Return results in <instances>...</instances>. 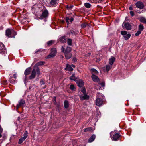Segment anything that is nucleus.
Returning <instances> with one entry per match:
<instances>
[{
	"mask_svg": "<svg viewBox=\"0 0 146 146\" xmlns=\"http://www.w3.org/2000/svg\"><path fill=\"white\" fill-rule=\"evenodd\" d=\"M74 7L73 5H67L66 6V8L68 10H71Z\"/></svg>",
	"mask_w": 146,
	"mask_h": 146,
	"instance_id": "bb28decb",
	"label": "nucleus"
},
{
	"mask_svg": "<svg viewBox=\"0 0 146 146\" xmlns=\"http://www.w3.org/2000/svg\"><path fill=\"white\" fill-rule=\"evenodd\" d=\"M114 133V132H111L110 133V137H111V136H112V133Z\"/></svg>",
	"mask_w": 146,
	"mask_h": 146,
	"instance_id": "864d4df0",
	"label": "nucleus"
},
{
	"mask_svg": "<svg viewBox=\"0 0 146 146\" xmlns=\"http://www.w3.org/2000/svg\"><path fill=\"white\" fill-rule=\"evenodd\" d=\"M70 88L71 90L73 91H75L76 88L75 86L73 84H71L70 85Z\"/></svg>",
	"mask_w": 146,
	"mask_h": 146,
	"instance_id": "473e14b6",
	"label": "nucleus"
},
{
	"mask_svg": "<svg viewBox=\"0 0 146 146\" xmlns=\"http://www.w3.org/2000/svg\"><path fill=\"white\" fill-rule=\"evenodd\" d=\"M74 20V18L73 17H71L70 19L69 20L71 22H72Z\"/></svg>",
	"mask_w": 146,
	"mask_h": 146,
	"instance_id": "49530a36",
	"label": "nucleus"
},
{
	"mask_svg": "<svg viewBox=\"0 0 146 146\" xmlns=\"http://www.w3.org/2000/svg\"><path fill=\"white\" fill-rule=\"evenodd\" d=\"M144 29V27L142 24H140L139 26V31H142Z\"/></svg>",
	"mask_w": 146,
	"mask_h": 146,
	"instance_id": "7c9ffc66",
	"label": "nucleus"
},
{
	"mask_svg": "<svg viewBox=\"0 0 146 146\" xmlns=\"http://www.w3.org/2000/svg\"><path fill=\"white\" fill-rule=\"evenodd\" d=\"M92 131V128L91 127H89L86 128H85L84 129V132H86L87 131Z\"/></svg>",
	"mask_w": 146,
	"mask_h": 146,
	"instance_id": "c756f323",
	"label": "nucleus"
},
{
	"mask_svg": "<svg viewBox=\"0 0 146 146\" xmlns=\"http://www.w3.org/2000/svg\"><path fill=\"white\" fill-rule=\"evenodd\" d=\"M81 92L84 94H86V91L85 89L84 88H82L81 90Z\"/></svg>",
	"mask_w": 146,
	"mask_h": 146,
	"instance_id": "4c0bfd02",
	"label": "nucleus"
},
{
	"mask_svg": "<svg viewBox=\"0 0 146 146\" xmlns=\"http://www.w3.org/2000/svg\"><path fill=\"white\" fill-rule=\"evenodd\" d=\"M123 24H124L125 27L127 30H129L131 29V26L129 24V23H127L124 24V23H123Z\"/></svg>",
	"mask_w": 146,
	"mask_h": 146,
	"instance_id": "f3484780",
	"label": "nucleus"
},
{
	"mask_svg": "<svg viewBox=\"0 0 146 146\" xmlns=\"http://www.w3.org/2000/svg\"><path fill=\"white\" fill-rule=\"evenodd\" d=\"M91 72H92V73H98L97 70L95 69L94 68H92L90 70Z\"/></svg>",
	"mask_w": 146,
	"mask_h": 146,
	"instance_id": "f704fd0d",
	"label": "nucleus"
},
{
	"mask_svg": "<svg viewBox=\"0 0 146 146\" xmlns=\"http://www.w3.org/2000/svg\"><path fill=\"white\" fill-rule=\"evenodd\" d=\"M91 1L92 3H100L102 1V0H92Z\"/></svg>",
	"mask_w": 146,
	"mask_h": 146,
	"instance_id": "2f4dec72",
	"label": "nucleus"
},
{
	"mask_svg": "<svg viewBox=\"0 0 146 146\" xmlns=\"http://www.w3.org/2000/svg\"><path fill=\"white\" fill-rule=\"evenodd\" d=\"M129 9L130 10H133V8L132 7L130 6L129 7Z\"/></svg>",
	"mask_w": 146,
	"mask_h": 146,
	"instance_id": "09e8293b",
	"label": "nucleus"
},
{
	"mask_svg": "<svg viewBox=\"0 0 146 146\" xmlns=\"http://www.w3.org/2000/svg\"><path fill=\"white\" fill-rule=\"evenodd\" d=\"M121 34L123 36L125 39L126 40H128L130 37L131 35L127 33V32L126 31H122L121 32Z\"/></svg>",
	"mask_w": 146,
	"mask_h": 146,
	"instance_id": "423d86ee",
	"label": "nucleus"
},
{
	"mask_svg": "<svg viewBox=\"0 0 146 146\" xmlns=\"http://www.w3.org/2000/svg\"><path fill=\"white\" fill-rule=\"evenodd\" d=\"M6 53L7 51L4 45L0 42V54L3 55Z\"/></svg>",
	"mask_w": 146,
	"mask_h": 146,
	"instance_id": "20e7f679",
	"label": "nucleus"
},
{
	"mask_svg": "<svg viewBox=\"0 0 146 146\" xmlns=\"http://www.w3.org/2000/svg\"><path fill=\"white\" fill-rule=\"evenodd\" d=\"M18 118H19V119L20 117H19Z\"/></svg>",
	"mask_w": 146,
	"mask_h": 146,
	"instance_id": "0e129e2a",
	"label": "nucleus"
},
{
	"mask_svg": "<svg viewBox=\"0 0 146 146\" xmlns=\"http://www.w3.org/2000/svg\"><path fill=\"white\" fill-rule=\"evenodd\" d=\"M93 80L96 82H98L99 80V78L96 75L92 74L91 76Z\"/></svg>",
	"mask_w": 146,
	"mask_h": 146,
	"instance_id": "dca6fc26",
	"label": "nucleus"
},
{
	"mask_svg": "<svg viewBox=\"0 0 146 146\" xmlns=\"http://www.w3.org/2000/svg\"><path fill=\"white\" fill-rule=\"evenodd\" d=\"M9 82L12 84H13L15 83V81L13 80H11V79L10 78L9 80Z\"/></svg>",
	"mask_w": 146,
	"mask_h": 146,
	"instance_id": "79ce46f5",
	"label": "nucleus"
},
{
	"mask_svg": "<svg viewBox=\"0 0 146 146\" xmlns=\"http://www.w3.org/2000/svg\"><path fill=\"white\" fill-rule=\"evenodd\" d=\"M7 81L6 80H5V81H4V84H6V83H7Z\"/></svg>",
	"mask_w": 146,
	"mask_h": 146,
	"instance_id": "4d7b16f0",
	"label": "nucleus"
},
{
	"mask_svg": "<svg viewBox=\"0 0 146 146\" xmlns=\"http://www.w3.org/2000/svg\"><path fill=\"white\" fill-rule=\"evenodd\" d=\"M44 64L45 62L43 61H40L36 63L34 66L31 75L29 77V79H32L34 78L35 77L36 73L39 76L40 74V72L38 66L42 65Z\"/></svg>",
	"mask_w": 146,
	"mask_h": 146,
	"instance_id": "f257e3e1",
	"label": "nucleus"
},
{
	"mask_svg": "<svg viewBox=\"0 0 146 146\" xmlns=\"http://www.w3.org/2000/svg\"><path fill=\"white\" fill-rule=\"evenodd\" d=\"M86 26V24L85 23H83L81 25V27L82 28H84Z\"/></svg>",
	"mask_w": 146,
	"mask_h": 146,
	"instance_id": "58836bf2",
	"label": "nucleus"
},
{
	"mask_svg": "<svg viewBox=\"0 0 146 146\" xmlns=\"http://www.w3.org/2000/svg\"><path fill=\"white\" fill-rule=\"evenodd\" d=\"M18 118H19V119L20 117H19Z\"/></svg>",
	"mask_w": 146,
	"mask_h": 146,
	"instance_id": "69168bd1",
	"label": "nucleus"
},
{
	"mask_svg": "<svg viewBox=\"0 0 146 146\" xmlns=\"http://www.w3.org/2000/svg\"><path fill=\"white\" fill-rule=\"evenodd\" d=\"M130 13L132 17L134 15V13L133 11H130Z\"/></svg>",
	"mask_w": 146,
	"mask_h": 146,
	"instance_id": "37998d69",
	"label": "nucleus"
},
{
	"mask_svg": "<svg viewBox=\"0 0 146 146\" xmlns=\"http://www.w3.org/2000/svg\"><path fill=\"white\" fill-rule=\"evenodd\" d=\"M135 12H136L137 13H141V12L139 11H138V10L136 11Z\"/></svg>",
	"mask_w": 146,
	"mask_h": 146,
	"instance_id": "8fccbe9b",
	"label": "nucleus"
},
{
	"mask_svg": "<svg viewBox=\"0 0 146 146\" xmlns=\"http://www.w3.org/2000/svg\"><path fill=\"white\" fill-rule=\"evenodd\" d=\"M61 57L62 58H64V56H61Z\"/></svg>",
	"mask_w": 146,
	"mask_h": 146,
	"instance_id": "052dcab7",
	"label": "nucleus"
},
{
	"mask_svg": "<svg viewBox=\"0 0 146 146\" xmlns=\"http://www.w3.org/2000/svg\"><path fill=\"white\" fill-rule=\"evenodd\" d=\"M71 66L72 67L74 68L75 67V66L74 65V64H72Z\"/></svg>",
	"mask_w": 146,
	"mask_h": 146,
	"instance_id": "5fc2aeb1",
	"label": "nucleus"
},
{
	"mask_svg": "<svg viewBox=\"0 0 146 146\" xmlns=\"http://www.w3.org/2000/svg\"><path fill=\"white\" fill-rule=\"evenodd\" d=\"M120 136V134L117 133H115L113 135L112 137L111 138V139L112 140L115 141H117L119 139Z\"/></svg>",
	"mask_w": 146,
	"mask_h": 146,
	"instance_id": "f8f14e48",
	"label": "nucleus"
},
{
	"mask_svg": "<svg viewBox=\"0 0 146 146\" xmlns=\"http://www.w3.org/2000/svg\"><path fill=\"white\" fill-rule=\"evenodd\" d=\"M100 84L102 87H104L105 86V83L104 82H102Z\"/></svg>",
	"mask_w": 146,
	"mask_h": 146,
	"instance_id": "a18cd8bd",
	"label": "nucleus"
},
{
	"mask_svg": "<svg viewBox=\"0 0 146 146\" xmlns=\"http://www.w3.org/2000/svg\"><path fill=\"white\" fill-rule=\"evenodd\" d=\"M40 51V50H37L36 51H35V53H38V52H39Z\"/></svg>",
	"mask_w": 146,
	"mask_h": 146,
	"instance_id": "603ef678",
	"label": "nucleus"
},
{
	"mask_svg": "<svg viewBox=\"0 0 146 146\" xmlns=\"http://www.w3.org/2000/svg\"><path fill=\"white\" fill-rule=\"evenodd\" d=\"M111 65H107L106 66V69L107 71H108L111 68Z\"/></svg>",
	"mask_w": 146,
	"mask_h": 146,
	"instance_id": "72a5a7b5",
	"label": "nucleus"
},
{
	"mask_svg": "<svg viewBox=\"0 0 146 146\" xmlns=\"http://www.w3.org/2000/svg\"><path fill=\"white\" fill-rule=\"evenodd\" d=\"M23 137L20 138L18 141V143L19 144H21L26 139L28 136V132L26 131L23 134Z\"/></svg>",
	"mask_w": 146,
	"mask_h": 146,
	"instance_id": "39448f33",
	"label": "nucleus"
},
{
	"mask_svg": "<svg viewBox=\"0 0 146 146\" xmlns=\"http://www.w3.org/2000/svg\"><path fill=\"white\" fill-rule=\"evenodd\" d=\"M6 35L9 38H15V35L17 34L16 32L12 29H8L6 31Z\"/></svg>",
	"mask_w": 146,
	"mask_h": 146,
	"instance_id": "7ed1b4c3",
	"label": "nucleus"
},
{
	"mask_svg": "<svg viewBox=\"0 0 146 146\" xmlns=\"http://www.w3.org/2000/svg\"><path fill=\"white\" fill-rule=\"evenodd\" d=\"M57 3V0H51L50 2L51 5L54 6L56 5Z\"/></svg>",
	"mask_w": 146,
	"mask_h": 146,
	"instance_id": "4be33fe9",
	"label": "nucleus"
},
{
	"mask_svg": "<svg viewBox=\"0 0 146 146\" xmlns=\"http://www.w3.org/2000/svg\"><path fill=\"white\" fill-rule=\"evenodd\" d=\"M71 50L70 48L68 46L66 47L65 50L63 46H62L61 48V51L62 52H63L64 54L70 53V52Z\"/></svg>",
	"mask_w": 146,
	"mask_h": 146,
	"instance_id": "0eeeda50",
	"label": "nucleus"
},
{
	"mask_svg": "<svg viewBox=\"0 0 146 146\" xmlns=\"http://www.w3.org/2000/svg\"><path fill=\"white\" fill-rule=\"evenodd\" d=\"M48 15V12L47 10H44L42 12L41 15L40 17V19H42L47 17Z\"/></svg>",
	"mask_w": 146,
	"mask_h": 146,
	"instance_id": "6e6552de",
	"label": "nucleus"
},
{
	"mask_svg": "<svg viewBox=\"0 0 146 146\" xmlns=\"http://www.w3.org/2000/svg\"><path fill=\"white\" fill-rule=\"evenodd\" d=\"M100 87H99V88H98V89H97V90H100Z\"/></svg>",
	"mask_w": 146,
	"mask_h": 146,
	"instance_id": "680f3d73",
	"label": "nucleus"
},
{
	"mask_svg": "<svg viewBox=\"0 0 146 146\" xmlns=\"http://www.w3.org/2000/svg\"><path fill=\"white\" fill-rule=\"evenodd\" d=\"M3 129L0 127V133H1L3 132Z\"/></svg>",
	"mask_w": 146,
	"mask_h": 146,
	"instance_id": "de8ad7c7",
	"label": "nucleus"
},
{
	"mask_svg": "<svg viewBox=\"0 0 146 146\" xmlns=\"http://www.w3.org/2000/svg\"><path fill=\"white\" fill-rule=\"evenodd\" d=\"M88 54H89V55H90L91 54V53H88Z\"/></svg>",
	"mask_w": 146,
	"mask_h": 146,
	"instance_id": "e2e57ef3",
	"label": "nucleus"
},
{
	"mask_svg": "<svg viewBox=\"0 0 146 146\" xmlns=\"http://www.w3.org/2000/svg\"><path fill=\"white\" fill-rule=\"evenodd\" d=\"M65 57L66 59H70L72 56V54L70 53L66 54H65Z\"/></svg>",
	"mask_w": 146,
	"mask_h": 146,
	"instance_id": "b1692460",
	"label": "nucleus"
},
{
	"mask_svg": "<svg viewBox=\"0 0 146 146\" xmlns=\"http://www.w3.org/2000/svg\"><path fill=\"white\" fill-rule=\"evenodd\" d=\"M76 82L78 86L80 87H82L84 85V82L82 80H77L76 81Z\"/></svg>",
	"mask_w": 146,
	"mask_h": 146,
	"instance_id": "2eb2a0df",
	"label": "nucleus"
},
{
	"mask_svg": "<svg viewBox=\"0 0 146 146\" xmlns=\"http://www.w3.org/2000/svg\"><path fill=\"white\" fill-rule=\"evenodd\" d=\"M65 69L66 70H68L71 72L73 71V70L71 65H69L68 64H66V67L65 68Z\"/></svg>",
	"mask_w": 146,
	"mask_h": 146,
	"instance_id": "aec40b11",
	"label": "nucleus"
},
{
	"mask_svg": "<svg viewBox=\"0 0 146 146\" xmlns=\"http://www.w3.org/2000/svg\"><path fill=\"white\" fill-rule=\"evenodd\" d=\"M140 21L145 24H146V19L143 17H141L140 18Z\"/></svg>",
	"mask_w": 146,
	"mask_h": 146,
	"instance_id": "a878e982",
	"label": "nucleus"
},
{
	"mask_svg": "<svg viewBox=\"0 0 146 146\" xmlns=\"http://www.w3.org/2000/svg\"><path fill=\"white\" fill-rule=\"evenodd\" d=\"M84 5L85 7L87 8H89L91 6V4L88 3H84Z\"/></svg>",
	"mask_w": 146,
	"mask_h": 146,
	"instance_id": "c85d7f7f",
	"label": "nucleus"
},
{
	"mask_svg": "<svg viewBox=\"0 0 146 146\" xmlns=\"http://www.w3.org/2000/svg\"><path fill=\"white\" fill-rule=\"evenodd\" d=\"M45 87H44V88H45Z\"/></svg>",
	"mask_w": 146,
	"mask_h": 146,
	"instance_id": "338daca9",
	"label": "nucleus"
},
{
	"mask_svg": "<svg viewBox=\"0 0 146 146\" xmlns=\"http://www.w3.org/2000/svg\"><path fill=\"white\" fill-rule=\"evenodd\" d=\"M70 19L68 17H66V21L67 23L69 22V20Z\"/></svg>",
	"mask_w": 146,
	"mask_h": 146,
	"instance_id": "c03bdc74",
	"label": "nucleus"
},
{
	"mask_svg": "<svg viewBox=\"0 0 146 146\" xmlns=\"http://www.w3.org/2000/svg\"><path fill=\"white\" fill-rule=\"evenodd\" d=\"M1 133H0V138H1L2 137V135L1 134Z\"/></svg>",
	"mask_w": 146,
	"mask_h": 146,
	"instance_id": "13d9d810",
	"label": "nucleus"
},
{
	"mask_svg": "<svg viewBox=\"0 0 146 146\" xmlns=\"http://www.w3.org/2000/svg\"><path fill=\"white\" fill-rule=\"evenodd\" d=\"M70 79L71 80L76 81V78L74 76V74L70 77Z\"/></svg>",
	"mask_w": 146,
	"mask_h": 146,
	"instance_id": "e433bc0d",
	"label": "nucleus"
},
{
	"mask_svg": "<svg viewBox=\"0 0 146 146\" xmlns=\"http://www.w3.org/2000/svg\"><path fill=\"white\" fill-rule=\"evenodd\" d=\"M96 137V135L94 134H93L89 138L88 141V142L89 143H91L93 142L95 139Z\"/></svg>",
	"mask_w": 146,
	"mask_h": 146,
	"instance_id": "6ab92c4d",
	"label": "nucleus"
},
{
	"mask_svg": "<svg viewBox=\"0 0 146 146\" xmlns=\"http://www.w3.org/2000/svg\"><path fill=\"white\" fill-rule=\"evenodd\" d=\"M115 60V58L113 57L112 56L111 58H110L109 59V64H110V65H112L113 63Z\"/></svg>",
	"mask_w": 146,
	"mask_h": 146,
	"instance_id": "412c9836",
	"label": "nucleus"
},
{
	"mask_svg": "<svg viewBox=\"0 0 146 146\" xmlns=\"http://www.w3.org/2000/svg\"><path fill=\"white\" fill-rule=\"evenodd\" d=\"M64 106L66 108H67L69 107V104L67 100H65L64 103Z\"/></svg>",
	"mask_w": 146,
	"mask_h": 146,
	"instance_id": "393cba45",
	"label": "nucleus"
},
{
	"mask_svg": "<svg viewBox=\"0 0 146 146\" xmlns=\"http://www.w3.org/2000/svg\"><path fill=\"white\" fill-rule=\"evenodd\" d=\"M54 40H50L48 41L47 42V44L48 46H50L52 45L54 43Z\"/></svg>",
	"mask_w": 146,
	"mask_h": 146,
	"instance_id": "cd10ccee",
	"label": "nucleus"
},
{
	"mask_svg": "<svg viewBox=\"0 0 146 146\" xmlns=\"http://www.w3.org/2000/svg\"><path fill=\"white\" fill-rule=\"evenodd\" d=\"M58 42H60L61 43H64L66 42L65 36H64L60 37L58 40Z\"/></svg>",
	"mask_w": 146,
	"mask_h": 146,
	"instance_id": "4468645a",
	"label": "nucleus"
},
{
	"mask_svg": "<svg viewBox=\"0 0 146 146\" xmlns=\"http://www.w3.org/2000/svg\"><path fill=\"white\" fill-rule=\"evenodd\" d=\"M31 70V68L30 67L27 68L24 72V74L27 76L30 74Z\"/></svg>",
	"mask_w": 146,
	"mask_h": 146,
	"instance_id": "a211bd4d",
	"label": "nucleus"
},
{
	"mask_svg": "<svg viewBox=\"0 0 146 146\" xmlns=\"http://www.w3.org/2000/svg\"><path fill=\"white\" fill-rule=\"evenodd\" d=\"M56 99V97H54V100H55Z\"/></svg>",
	"mask_w": 146,
	"mask_h": 146,
	"instance_id": "bf43d9fd",
	"label": "nucleus"
},
{
	"mask_svg": "<svg viewBox=\"0 0 146 146\" xmlns=\"http://www.w3.org/2000/svg\"><path fill=\"white\" fill-rule=\"evenodd\" d=\"M25 103V101L23 99H21L19 101V103L16 106V109L18 110L20 106H23Z\"/></svg>",
	"mask_w": 146,
	"mask_h": 146,
	"instance_id": "9d476101",
	"label": "nucleus"
},
{
	"mask_svg": "<svg viewBox=\"0 0 146 146\" xmlns=\"http://www.w3.org/2000/svg\"><path fill=\"white\" fill-rule=\"evenodd\" d=\"M104 98V97L102 94L98 93L96 101V105L98 106H101L103 104Z\"/></svg>",
	"mask_w": 146,
	"mask_h": 146,
	"instance_id": "f03ea898",
	"label": "nucleus"
},
{
	"mask_svg": "<svg viewBox=\"0 0 146 146\" xmlns=\"http://www.w3.org/2000/svg\"><path fill=\"white\" fill-rule=\"evenodd\" d=\"M51 52L50 54L48 56V58L54 56L56 54V50L55 48H53L51 49Z\"/></svg>",
	"mask_w": 146,
	"mask_h": 146,
	"instance_id": "1a4fd4ad",
	"label": "nucleus"
},
{
	"mask_svg": "<svg viewBox=\"0 0 146 146\" xmlns=\"http://www.w3.org/2000/svg\"><path fill=\"white\" fill-rule=\"evenodd\" d=\"M67 43L68 45H71L72 43V40L71 39H68L67 40Z\"/></svg>",
	"mask_w": 146,
	"mask_h": 146,
	"instance_id": "c9c22d12",
	"label": "nucleus"
},
{
	"mask_svg": "<svg viewBox=\"0 0 146 146\" xmlns=\"http://www.w3.org/2000/svg\"><path fill=\"white\" fill-rule=\"evenodd\" d=\"M70 32L72 35H76L78 33V31L74 29L71 30Z\"/></svg>",
	"mask_w": 146,
	"mask_h": 146,
	"instance_id": "5701e85b",
	"label": "nucleus"
},
{
	"mask_svg": "<svg viewBox=\"0 0 146 146\" xmlns=\"http://www.w3.org/2000/svg\"><path fill=\"white\" fill-rule=\"evenodd\" d=\"M13 77H14L15 79H16L17 78V76L16 74H14Z\"/></svg>",
	"mask_w": 146,
	"mask_h": 146,
	"instance_id": "3c124183",
	"label": "nucleus"
},
{
	"mask_svg": "<svg viewBox=\"0 0 146 146\" xmlns=\"http://www.w3.org/2000/svg\"><path fill=\"white\" fill-rule=\"evenodd\" d=\"M128 20V17H126L125 18V20L127 21Z\"/></svg>",
	"mask_w": 146,
	"mask_h": 146,
	"instance_id": "6e6d98bb",
	"label": "nucleus"
},
{
	"mask_svg": "<svg viewBox=\"0 0 146 146\" xmlns=\"http://www.w3.org/2000/svg\"><path fill=\"white\" fill-rule=\"evenodd\" d=\"M80 99L82 100H84L88 99L89 98V96L86 94H84L80 95Z\"/></svg>",
	"mask_w": 146,
	"mask_h": 146,
	"instance_id": "ddd939ff",
	"label": "nucleus"
},
{
	"mask_svg": "<svg viewBox=\"0 0 146 146\" xmlns=\"http://www.w3.org/2000/svg\"><path fill=\"white\" fill-rule=\"evenodd\" d=\"M40 84L41 85H44L45 84V82L43 80H41L40 81Z\"/></svg>",
	"mask_w": 146,
	"mask_h": 146,
	"instance_id": "a19ab883",
	"label": "nucleus"
},
{
	"mask_svg": "<svg viewBox=\"0 0 146 146\" xmlns=\"http://www.w3.org/2000/svg\"><path fill=\"white\" fill-rule=\"evenodd\" d=\"M141 33V31H138L135 34V35L136 36H138Z\"/></svg>",
	"mask_w": 146,
	"mask_h": 146,
	"instance_id": "ea45409f",
	"label": "nucleus"
},
{
	"mask_svg": "<svg viewBox=\"0 0 146 146\" xmlns=\"http://www.w3.org/2000/svg\"><path fill=\"white\" fill-rule=\"evenodd\" d=\"M136 7L140 9H143L144 7L143 3L140 1H138L135 3Z\"/></svg>",
	"mask_w": 146,
	"mask_h": 146,
	"instance_id": "9b49d317",
	"label": "nucleus"
}]
</instances>
